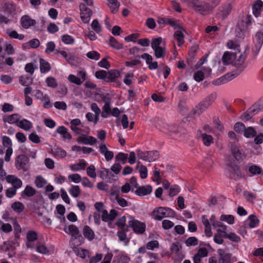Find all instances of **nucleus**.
Here are the masks:
<instances>
[{"instance_id":"obj_1","label":"nucleus","mask_w":263,"mask_h":263,"mask_svg":"<svg viewBox=\"0 0 263 263\" xmlns=\"http://www.w3.org/2000/svg\"><path fill=\"white\" fill-rule=\"evenodd\" d=\"M187 3L196 12L204 15L209 14L213 7L208 3L199 0H187Z\"/></svg>"},{"instance_id":"obj_2","label":"nucleus","mask_w":263,"mask_h":263,"mask_svg":"<svg viewBox=\"0 0 263 263\" xmlns=\"http://www.w3.org/2000/svg\"><path fill=\"white\" fill-rule=\"evenodd\" d=\"M236 54V58L233 59L232 65L236 67V69L233 70L234 74H237V76L240 74L246 67L245 61L247 57L246 52L241 51H234Z\"/></svg>"},{"instance_id":"obj_3","label":"nucleus","mask_w":263,"mask_h":263,"mask_svg":"<svg viewBox=\"0 0 263 263\" xmlns=\"http://www.w3.org/2000/svg\"><path fill=\"white\" fill-rule=\"evenodd\" d=\"M175 214L173 210L168 208L159 207L155 209L152 212V215L156 220L160 221L163 217H173Z\"/></svg>"},{"instance_id":"obj_4","label":"nucleus","mask_w":263,"mask_h":263,"mask_svg":"<svg viewBox=\"0 0 263 263\" xmlns=\"http://www.w3.org/2000/svg\"><path fill=\"white\" fill-rule=\"evenodd\" d=\"M262 108L263 105L259 104L258 102H256L243 113L241 119L246 121H250L253 116L257 114Z\"/></svg>"},{"instance_id":"obj_5","label":"nucleus","mask_w":263,"mask_h":263,"mask_svg":"<svg viewBox=\"0 0 263 263\" xmlns=\"http://www.w3.org/2000/svg\"><path fill=\"white\" fill-rule=\"evenodd\" d=\"M128 227L132 228L135 233L140 234L144 233L146 228L144 223L135 220L132 217H130V220L128 221Z\"/></svg>"},{"instance_id":"obj_6","label":"nucleus","mask_w":263,"mask_h":263,"mask_svg":"<svg viewBox=\"0 0 263 263\" xmlns=\"http://www.w3.org/2000/svg\"><path fill=\"white\" fill-rule=\"evenodd\" d=\"M228 146L231 149L232 154L236 161L242 160L245 158L242 150L235 143L230 142Z\"/></svg>"},{"instance_id":"obj_7","label":"nucleus","mask_w":263,"mask_h":263,"mask_svg":"<svg viewBox=\"0 0 263 263\" xmlns=\"http://www.w3.org/2000/svg\"><path fill=\"white\" fill-rule=\"evenodd\" d=\"M29 158L25 155H20L15 159V166L18 170L22 169L24 171H27L28 168L27 165L29 163Z\"/></svg>"},{"instance_id":"obj_8","label":"nucleus","mask_w":263,"mask_h":263,"mask_svg":"<svg viewBox=\"0 0 263 263\" xmlns=\"http://www.w3.org/2000/svg\"><path fill=\"white\" fill-rule=\"evenodd\" d=\"M79 8L81 11V18L82 22L85 24L88 23L92 14V11L87 8L84 3H81Z\"/></svg>"},{"instance_id":"obj_9","label":"nucleus","mask_w":263,"mask_h":263,"mask_svg":"<svg viewBox=\"0 0 263 263\" xmlns=\"http://www.w3.org/2000/svg\"><path fill=\"white\" fill-rule=\"evenodd\" d=\"M232 8V2L227 1L222 4V5L219 7L218 14L223 19H225L229 15H230Z\"/></svg>"},{"instance_id":"obj_10","label":"nucleus","mask_w":263,"mask_h":263,"mask_svg":"<svg viewBox=\"0 0 263 263\" xmlns=\"http://www.w3.org/2000/svg\"><path fill=\"white\" fill-rule=\"evenodd\" d=\"M229 166V175L231 179L238 180L242 177L241 171L238 165L232 163Z\"/></svg>"},{"instance_id":"obj_11","label":"nucleus","mask_w":263,"mask_h":263,"mask_svg":"<svg viewBox=\"0 0 263 263\" xmlns=\"http://www.w3.org/2000/svg\"><path fill=\"white\" fill-rule=\"evenodd\" d=\"M107 74L106 78V82H114L116 86L121 85V82L118 80V78L120 76V73L119 70L111 69L107 71Z\"/></svg>"},{"instance_id":"obj_12","label":"nucleus","mask_w":263,"mask_h":263,"mask_svg":"<svg viewBox=\"0 0 263 263\" xmlns=\"http://www.w3.org/2000/svg\"><path fill=\"white\" fill-rule=\"evenodd\" d=\"M212 103L211 100H203L193 109V114L200 115Z\"/></svg>"},{"instance_id":"obj_13","label":"nucleus","mask_w":263,"mask_h":263,"mask_svg":"<svg viewBox=\"0 0 263 263\" xmlns=\"http://www.w3.org/2000/svg\"><path fill=\"white\" fill-rule=\"evenodd\" d=\"M236 77H237V74H234L233 72L227 73L224 76L214 81L213 82V84L215 85H221L233 80Z\"/></svg>"},{"instance_id":"obj_14","label":"nucleus","mask_w":263,"mask_h":263,"mask_svg":"<svg viewBox=\"0 0 263 263\" xmlns=\"http://www.w3.org/2000/svg\"><path fill=\"white\" fill-rule=\"evenodd\" d=\"M137 57L145 59L146 64L148 65V67L150 70L156 69L158 67V62L157 61L153 62V58L152 55L148 53H144L141 55H138Z\"/></svg>"},{"instance_id":"obj_15","label":"nucleus","mask_w":263,"mask_h":263,"mask_svg":"<svg viewBox=\"0 0 263 263\" xmlns=\"http://www.w3.org/2000/svg\"><path fill=\"white\" fill-rule=\"evenodd\" d=\"M152 192V187L150 185L138 186L135 191V194L139 196L150 194Z\"/></svg>"},{"instance_id":"obj_16","label":"nucleus","mask_w":263,"mask_h":263,"mask_svg":"<svg viewBox=\"0 0 263 263\" xmlns=\"http://www.w3.org/2000/svg\"><path fill=\"white\" fill-rule=\"evenodd\" d=\"M69 234L71 235L72 237H74V239L78 238L82 241H83L84 238L82 237L78 227L74 224H70L68 227Z\"/></svg>"},{"instance_id":"obj_17","label":"nucleus","mask_w":263,"mask_h":263,"mask_svg":"<svg viewBox=\"0 0 263 263\" xmlns=\"http://www.w3.org/2000/svg\"><path fill=\"white\" fill-rule=\"evenodd\" d=\"M236 54L234 51H226L222 57V62L224 65L232 64L233 59L236 58Z\"/></svg>"},{"instance_id":"obj_18","label":"nucleus","mask_w":263,"mask_h":263,"mask_svg":"<svg viewBox=\"0 0 263 263\" xmlns=\"http://www.w3.org/2000/svg\"><path fill=\"white\" fill-rule=\"evenodd\" d=\"M21 23L23 27L27 29L36 24L35 20L31 19L28 15H25L22 17Z\"/></svg>"},{"instance_id":"obj_19","label":"nucleus","mask_w":263,"mask_h":263,"mask_svg":"<svg viewBox=\"0 0 263 263\" xmlns=\"http://www.w3.org/2000/svg\"><path fill=\"white\" fill-rule=\"evenodd\" d=\"M36 190L30 185H27L24 190L21 193V196L23 199L32 197L35 195Z\"/></svg>"},{"instance_id":"obj_20","label":"nucleus","mask_w":263,"mask_h":263,"mask_svg":"<svg viewBox=\"0 0 263 263\" xmlns=\"http://www.w3.org/2000/svg\"><path fill=\"white\" fill-rule=\"evenodd\" d=\"M83 234L85 238L89 241L92 240L95 237V234L92 229L88 226H85L83 228Z\"/></svg>"},{"instance_id":"obj_21","label":"nucleus","mask_w":263,"mask_h":263,"mask_svg":"<svg viewBox=\"0 0 263 263\" xmlns=\"http://www.w3.org/2000/svg\"><path fill=\"white\" fill-rule=\"evenodd\" d=\"M56 132L60 134L64 139L70 140L72 139V136L68 133L67 128L64 126H59L56 129Z\"/></svg>"},{"instance_id":"obj_22","label":"nucleus","mask_w":263,"mask_h":263,"mask_svg":"<svg viewBox=\"0 0 263 263\" xmlns=\"http://www.w3.org/2000/svg\"><path fill=\"white\" fill-rule=\"evenodd\" d=\"M189 107L186 105L185 100H180L178 103V111L182 115L187 113Z\"/></svg>"},{"instance_id":"obj_23","label":"nucleus","mask_w":263,"mask_h":263,"mask_svg":"<svg viewBox=\"0 0 263 263\" xmlns=\"http://www.w3.org/2000/svg\"><path fill=\"white\" fill-rule=\"evenodd\" d=\"M40 68L41 72L44 73L49 71L51 70V66L47 61L43 59H40Z\"/></svg>"},{"instance_id":"obj_24","label":"nucleus","mask_w":263,"mask_h":263,"mask_svg":"<svg viewBox=\"0 0 263 263\" xmlns=\"http://www.w3.org/2000/svg\"><path fill=\"white\" fill-rule=\"evenodd\" d=\"M21 118L20 115L14 114L8 117H4L3 121L4 122H7L9 124H14L17 123Z\"/></svg>"},{"instance_id":"obj_25","label":"nucleus","mask_w":263,"mask_h":263,"mask_svg":"<svg viewBox=\"0 0 263 263\" xmlns=\"http://www.w3.org/2000/svg\"><path fill=\"white\" fill-rule=\"evenodd\" d=\"M263 6V2L260 0H257L253 5V13L255 17H258L260 13V9Z\"/></svg>"},{"instance_id":"obj_26","label":"nucleus","mask_w":263,"mask_h":263,"mask_svg":"<svg viewBox=\"0 0 263 263\" xmlns=\"http://www.w3.org/2000/svg\"><path fill=\"white\" fill-rule=\"evenodd\" d=\"M53 155L59 158H64L66 156L67 153L60 147L55 146L52 150Z\"/></svg>"},{"instance_id":"obj_27","label":"nucleus","mask_w":263,"mask_h":263,"mask_svg":"<svg viewBox=\"0 0 263 263\" xmlns=\"http://www.w3.org/2000/svg\"><path fill=\"white\" fill-rule=\"evenodd\" d=\"M18 126L25 130H29L32 128V124L30 121L23 119L20 121Z\"/></svg>"},{"instance_id":"obj_28","label":"nucleus","mask_w":263,"mask_h":263,"mask_svg":"<svg viewBox=\"0 0 263 263\" xmlns=\"http://www.w3.org/2000/svg\"><path fill=\"white\" fill-rule=\"evenodd\" d=\"M147 161L153 162L157 160L159 157V153L157 151H146Z\"/></svg>"},{"instance_id":"obj_29","label":"nucleus","mask_w":263,"mask_h":263,"mask_svg":"<svg viewBox=\"0 0 263 263\" xmlns=\"http://www.w3.org/2000/svg\"><path fill=\"white\" fill-rule=\"evenodd\" d=\"M243 133V136L247 138L255 137L257 134L255 129L251 126L246 127Z\"/></svg>"},{"instance_id":"obj_30","label":"nucleus","mask_w":263,"mask_h":263,"mask_svg":"<svg viewBox=\"0 0 263 263\" xmlns=\"http://www.w3.org/2000/svg\"><path fill=\"white\" fill-rule=\"evenodd\" d=\"M109 44L111 47L117 50H120L123 48V44L118 42L113 36L110 37Z\"/></svg>"},{"instance_id":"obj_31","label":"nucleus","mask_w":263,"mask_h":263,"mask_svg":"<svg viewBox=\"0 0 263 263\" xmlns=\"http://www.w3.org/2000/svg\"><path fill=\"white\" fill-rule=\"evenodd\" d=\"M153 50L156 58H163L165 57L166 53V48L165 46H160Z\"/></svg>"},{"instance_id":"obj_32","label":"nucleus","mask_w":263,"mask_h":263,"mask_svg":"<svg viewBox=\"0 0 263 263\" xmlns=\"http://www.w3.org/2000/svg\"><path fill=\"white\" fill-rule=\"evenodd\" d=\"M87 165V163L84 161H81V162L72 164L70 166V168L72 171H78L81 170H84L86 166Z\"/></svg>"},{"instance_id":"obj_33","label":"nucleus","mask_w":263,"mask_h":263,"mask_svg":"<svg viewBox=\"0 0 263 263\" xmlns=\"http://www.w3.org/2000/svg\"><path fill=\"white\" fill-rule=\"evenodd\" d=\"M201 137L203 143L205 146H209L214 142L213 138L211 135L204 133L201 134Z\"/></svg>"},{"instance_id":"obj_34","label":"nucleus","mask_w":263,"mask_h":263,"mask_svg":"<svg viewBox=\"0 0 263 263\" xmlns=\"http://www.w3.org/2000/svg\"><path fill=\"white\" fill-rule=\"evenodd\" d=\"M174 37L178 42V46H181L184 43V35L182 31H176L174 33Z\"/></svg>"},{"instance_id":"obj_35","label":"nucleus","mask_w":263,"mask_h":263,"mask_svg":"<svg viewBox=\"0 0 263 263\" xmlns=\"http://www.w3.org/2000/svg\"><path fill=\"white\" fill-rule=\"evenodd\" d=\"M111 111L109 103L105 102V103L102 108L101 116L104 118H107L109 115H110Z\"/></svg>"},{"instance_id":"obj_36","label":"nucleus","mask_w":263,"mask_h":263,"mask_svg":"<svg viewBox=\"0 0 263 263\" xmlns=\"http://www.w3.org/2000/svg\"><path fill=\"white\" fill-rule=\"evenodd\" d=\"M91 109L95 113V119H94V124H96L99 121V115L100 114L101 110H100V108L98 107V105L96 103H92L91 104Z\"/></svg>"},{"instance_id":"obj_37","label":"nucleus","mask_w":263,"mask_h":263,"mask_svg":"<svg viewBox=\"0 0 263 263\" xmlns=\"http://www.w3.org/2000/svg\"><path fill=\"white\" fill-rule=\"evenodd\" d=\"M108 6L112 13H115L118 11L120 3L117 0H108Z\"/></svg>"},{"instance_id":"obj_38","label":"nucleus","mask_w":263,"mask_h":263,"mask_svg":"<svg viewBox=\"0 0 263 263\" xmlns=\"http://www.w3.org/2000/svg\"><path fill=\"white\" fill-rule=\"evenodd\" d=\"M11 208L16 212L21 213L24 210L25 206L22 202L16 201L12 204Z\"/></svg>"},{"instance_id":"obj_39","label":"nucleus","mask_w":263,"mask_h":263,"mask_svg":"<svg viewBox=\"0 0 263 263\" xmlns=\"http://www.w3.org/2000/svg\"><path fill=\"white\" fill-rule=\"evenodd\" d=\"M117 236L121 241H125L126 245H127L129 241V239L127 238L126 234L125 232V229L118 231Z\"/></svg>"},{"instance_id":"obj_40","label":"nucleus","mask_w":263,"mask_h":263,"mask_svg":"<svg viewBox=\"0 0 263 263\" xmlns=\"http://www.w3.org/2000/svg\"><path fill=\"white\" fill-rule=\"evenodd\" d=\"M69 192L72 196L74 198H77L80 195L81 193V190L79 186L73 185L69 190Z\"/></svg>"},{"instance_id":"obj_41","label":"nucleus","mask_w":263,"mask_h":263,"mask_svg":"<svg viewBox=\"0 0 263 263\" xmlns=\"http://www.w3.org/2000/svg\"><path fill=\"white\" fill-rule=\"evenodd\" d=\"M248 219L250 220V222L249 223V227L250 228H253L258 226L259 220L257 218L256 215L252 214L249 216Z\"/></svg>"},{"instance_id":"obj_42","label":"nucleus","mask_w":263,"mask_h":263,"mask_svg":"<svg viewBox=\"0 0 263 263\" xmlns=\"http://www.w3.org/2000/svg\"><path fill=\"white\" fill-rule=\"evenodd\" d=\"M84 85L85 87L90 88L91 90H92L93 92H96V98L97 97V96L98 95H100L99 92L100 91V90L97 88V85L89 81H87L85 83Z\"/></svg>"},{"instance_id":"obj_43","label":"nucleus","mask_w":263,"mask_h":263,"mask_svg":"<svg viewBox=\"0 0 263 263\" xmlns=\"http://www.w3.org/2000/svg\"><path fill=\"white\" fill-rule=\"evenodd\" d=\"M34 183L37 188H41L47 184V181L41 176H38L35 178Z\"/></svg>"},{"instance_id":"obj_44","label":"nucleus","mask_w":263,"mask_h":263,"mask_svg":"<svg viewBox=\"0 0 263 263\" xmlns=\"http://www.w3.org/2000/svg\"><path fill=\"white\" fill-rule=\"evenodd\" d=\"M223 237L236 242H238L240 241V238L234 233L228 234L225 232L223 234Z\"/></svg>"},{"instance_id":"obj_45","label":"nucleus","mask_w":263,"mask_h":263,"mask_svg":"<svg viewBox=\"0 0 263 263\" xmlns=\"http://www.w3.org/2000/svg\"><path fill=\"white\" fill-rule=\"evenodd\" d=\"M227 45V47L230 49H233V51H241L240 49V45L232 40L228 41Z\"/></svg>"},{"instance_id":"obj_46","label":"nucleus","mask_w":263,"mask_h":263,"mask_svg":"<svg viewBox=\"0 0 263 263\" xmlns=\"http://www.w3.org/2000/svg\"><path fill=\"white\" fill-rule=\"evenodd\" d=\"M0 230L3 231L5 233H9L12 231V228L10 224L5 223L0 221Z\"/></svg>"},{"instance_id":"obj_47","label":"nucleus","mask_w":263,"mask_h":263,"mask_svg":"<svg viewBox=\"0 0 263 263\" xmlns=\"http://www.w3.org/2000/svg\"><path fill=\"white\" fill-rule=\"evenodd\" d=\"M212 224L213 227L215 228L217 227L221 228V229H218L217 230L218 232H222L224 233L226 232V231L227 230V226H225L222 222L219 221H214Z\"/></svg>"},{"instance_id":"obj_48","label":"nucleus","mask_w":263,"mask_h":263,"mask_svg":"<svg viewBox=\"0 0 263 263\" xmlns=\"http://www.w3.org/2000/svg\"><path fill=\"white\" fill-rule=\"evenodd\" d=\"M61 39L65 44H73L74 42V39L69 34L63 35Z\"/></svg>"},{"instance_id":"obj_49","label":"nucleus","mask_w":263,"mask_h":263,"mask_svg":"<svg viewBox=\"0 0 263 263\" xmlns=\"http://www.w3.org/2000/svg\"><path fill=\"white\" fill-rule=\"evenodd\" d=\"M162 42V39L161 37L157 38H153L151 42V47L153 49H155L158 47H160V45Z\"/></svg>"},{"instance_id":"obj_50","label":"nucleus","mask_w":263,"mask_h":263,"mask_svg":"<svg viewBox=\"0 0 263 263\" xmlns=\"http://www.w3.org/2000/svg\"><path fill=\"white\" fill-rule=\"evenodd\" d=\"M249 172L253 175H259L262 171L259 166L256 165H253L249 167Z\"/></svg>"},{"instance_id":"obj_51","label":"nucleus","mask_w":263,"mask_h":263,"mask_svg":"<svg viewBox=\"0 0 263 263\" xmlns=\"http://www.w3.org/2000/svg\"><path fill=\"white\" fill-rule=\"evenodd\" d=\"M234 128L237 133L242 134L243 133L246 128V126L243 123L238 122L235 124Z\"/></svg>"},{"instance_id":"obj_52","label":"nucleus","mask_w":263,"mask_h":263,"mask_svg":"<svg viewBox=\"0 0 263 263\" xmlns=\"http://www.w3.org/2000/svg\"><path fill=\"white\" fill-rule=\"evenodd\" d=\"M198 240L195 237H190L185 241L186 246H195L198 245Z\"/></svg>"},{"instance_id":"obj_53","label":"nucleus","mask_w":263,"mask_h":263,"mask_svg":"<svg viewBox=\"0 0 263 263\" xmlns=\"http://www.w3.org/2000/svg\"><path fill=\"white\" fill-rule=\"evenodd\" d=\"M128 158V155L123 153H119L116 156V160L121 162L122 164H124L126 162Z\"/></svg>"},{"instance_id":"obj_54","label":"nucleus","mask_w":263,"mask_h":263,"mask_svg":"<svg viewBox=\"0 0 263 263\" xmlns=\"http://www.w3.org/2000/svg\"><path fill=\"white\" fill-rule=\"evenodd\" d=\"M252 19V18L251 15H247L246 17L245 18V19L244 20H242L241 21L240 23L241 24H243V23L245 24V26L244 25H243V28H241L240 29L241 31L244 30L245 29H247L249 27V26L251 24Z\"/></svg>"},{"instance_id":"obj_55","label":"nucleus","mask_w":263,"mask_h":263,"mask_svg":"<svg viewBox=\"0 0 263 263\" xmlns=\"http://www.w3.org/2000/svg\"><path fill=\"white\" fill-rule=\"evenodd\" d=\"M220 220L225 221L230 224H232L234 222V217L231 215H222L220 216Z\"/></svg>"},{"instance_id":"obj_56","label":"nucleus","mask_w":263,"mask_h":263,"mask_svg":"<svg viewBox=\"0 0 263 263\" xmlns=\"http://www.w3.org/2000/svg\"><path fill=\"white\" fill-rule=\"evenodd\" d=\"M8 35L12 39H18L20 40H23L25 36L24 34H18L16 31L13 30L8 33Z\"/></svg>"},{"instance_id":"obj_57","label":"nucleus","mask_w":263,"mask_h":263,"mask_svg":"<svg viewBox=\"0 0 263 263\" xmlns=\"http://www.w3.org/2000/svg\"><path fill=\"white\" fill-rule=\"evenodd\" d=\"M107 74V71L104 70H98L95 72V76L97 79L103 80L105 82Z\"/></svg>"},{"instance_id":"obj_58","label":"nucleus","mask_w":263,"mask_h":263,"mask_svg":"<svg viewBox=\"0 0 263 263\" xmlns=\"http://www.w3.org/2000/svg\"><path fill=\"white\" fill-rule=\"evenodd\" d=\"M194 79L197 82H201L204 79V72L201 70H198L194 74Z\"/></svg>"},{"instance_id":"obj_59","label":"nucleus","mask_w":263,"mask_h":263,"mask_svg":"<svg viewBox=\"0 0 263 263\" xmlns=\"http://www.w3.org/2000/svg\"><path fill=\"white\" fill-rule=\"evenodd\" d=\"M87 174L91 178H95L96 177V168L93 164L90 165L87 168Z\"/></svg>"},{"instance_id":"obj_60","label":"nucleus","mask_w":263,"mask_h":263,"mask_svg":"<svg viewBox=\"0 0 263 263\" xmlns=\"http://www.w3.org/2000/svg\"><path fill=\"white\" fill-rule=\"evenodd\" d=\"M92 29L97 33L101 31V26L97 20H94L91 23Z\"/></svg>"},{"instance_id":"obj_61","label":"nucleus","mask_w":263,"mask_h":263,"mask_svg":"<svg viewBox=\"0 0 263 263\" xmlns=\"http://www.w3.org/2000/svg\"><path fill=\"white\" fill-rule=\"evenodd\" d=\"M37 238V233L33 231H29L27 234V239L28 241H34Z\"/></svg>"},{"instance_id":"obj_62","label":"nucleus","mask_w":263,"mask_h":263,"mask_svg":"<svg viewBox=\"0 0 263 263\" xmlns=\"http://www.w3.org/2000/svg\"><path fill=\"white\" fill-rule=\"evenodd\" d=\"M179 191V186L178 185H173L170 189L168 195L171 197H173L176 195Z\"/></svg>"},{"instance_id":"obj_63","label":"nucleus","mask_w":263,"mask_h":263,"mask_svg":"<svg viewBox=\"0 0 263 263\" xmlns=\"http://www.w3.org/2000/svg\"><path fill=\"white\" fill-rule=\"evenodd\" d=\"M87 57L90 59L98 60L100 58V54L96 51H91L86 54Z\"/></svg>"},{"instance_id":"obj_64","label":"nucleus","mask_w":263,"mask_h":263,"mask_svg":"<svg viewBox=\"0 0 263 263\" xmlns=\"http://www.w3.org/2000/svg\"><path fill=\"white\" fill-rule=\"evenodd\" d=\"M231 254L230 253H226L223 256L219 257V263H231Z\"/></svg>"}]
</instances>
